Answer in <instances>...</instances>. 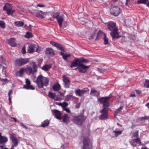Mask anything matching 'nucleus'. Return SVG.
I'll list each match as a JSON object with an SVG mask.
<instances>
[{
    "mask_svg": "<svg viewBox=\"0 0 149 149\" xmlns=\"http://www.w3.org/2000/svg\"><path fill=\"white\" fill-rule=\"evenodd\" d=\"M8 44L11 46L14 47L16 45V43L15 42V39L14 38H11L8 40Z\"/></svg>",
    "mask_w": 149,
    "mask_h": 149,
    "instance_id": "23",
    "label": "nucleus"
},
{
    "mask_svg": "<svg viewBox=\"0 0 149 149\" xmlns=\"http://www.w3.org/2000/svg\"><path fill=\"white\" fill-rule=\"evenodd\" d=\"M60 54L62 56V57L64 60L65 61H67V58L70 56V54H65L64 53L62 52L60 53Z\"/></svg>",
    "mask_w": 149,
    "mask_h": 149,
    "instance_id": "25",
    "label": "nucleus"
},
{
    "mask_svg": "<svg viewBox=\"0 0 149 149\" xmlns=\"http://www.w3.org/2000/svg\"><path fill=\"white\" fill-rule=\"evenodd\" d=\"M1 81H8V79H7V78H6V79H1L0 80Z\"/></svg>",
    "mask_w": 149,
    "mask_h": 149,
    "instance_id": "58",
    "label": "nucleus"
},
{
    "mask_svg": "<svg viewBox=\"0 0 149 149\" xmlns=\"http://www.w3.org/2000/svg\"><path fill=\"white\" fill-rule=\"evenodd\" d=\"M62 119L63 122L66 124L68 123V121L69 119V117L67 114H65L62 117Z\"/></svg>",
    "mask_w": 149,
    "mask_h": 149,
    "instance_id": "28",
    "label": "nucleus"
},
{
    "mask_svg": "<svg viewBox=\"0 0 149 149\" xmlns=\"http://www.w3.org/2000/svg\"><path fill=\"white\" fill-rule=\"evenodd\" d=\"M10 138L11 139L15 147H16L18 144L17 140L15 136V134L14 133L10 135Z\"/></svg>",
    "mask_w": 149,
    "mask_h": 149,
    "instance_id": "18",
    "label": "nucleus"
},
{
    "mask_svg": "<svg viewBox=\"0 0 149 149\" xmlns=\"http://www.w3.org/2000/svg\"><path fill=\"white\" fill-rule=\"evenodd\" d=\"M32 64L33 65L32 68L33 70V73H35L37 71V66L35 62H32Z\"/></svg>",
    "mask_w": 149,
    "mask_h": 149,
    "instance_id": "30",
    "label": "nucleus"
},
{
    "mask_svg": "<svg viewBox=\"0 0 149 149\" xmlns=\"http://www.w3.org/2000/svg\"><path fill=\"white\" fill-rule=\"evenodd\" d=\"M53 17L56 19L60 27L62 26V23L64 20V16L63 14L59 15L58 12L54 13L53 14Z\"/></svg>",
    "mask_w": 149,
    "mask_h": 149,
    "instance_id": "6",
    "label": "nucleus"
},
{
    "mask_svg": "<svg viewBox=\"0 0 149 149\" xmlns=\"http://www.w3.org/2000/svg\"><path fill=\"white\" fill-rule=\"evenodd\" d=\"M138 132L136 131L134 134L133 136L134 137H137L138 138Z\"/></svg>",
    "mask_w": 149,
    "mask_h": 149,
    "instance_id": "51",
    "label": "nucleus"
},
{
    "mask_svg": "<svg viewBox=\"0 0 149 149\" xmlns=\"http://www.w3.org/2000/svg\"><path fill=\"white\" fill-rule=\"evenodd\" d=\"M80 104L77 103L76 106L75 107L76 108H79L80 107Z\"/></svg>",
    "mask_w": 149,
    "mask_h": 149,
    "instance_id": "56",
    "label": "nucleus"
},
{
    "mask_svg": "<svg viewBox=\"0 0 149 149\" xmlns=\"http://www.w3.org/2000/svg\"><path fill=\"white\" fill-rule=\"evenodd\" d=\"M48 95L49 97L50 98L54 99V97L56 96V94L54 93H52L50 92H49L48 93Z\"/></svg>",
    "mask_w": 149,
    "mask_h": 149,
    "instance_id": "38",
    "label": "nucleus"
},
{
    "mask_svg": "<svg viewBox=\"0 0 149 149\" xmlns=\"http://www.w3.org/2000/svg\"><path fill=\"white\" fill-rule=\"evenodd\" d=\"M40 88H43L44 86H46L49 84V79L46 77L43 76L40 74L37 77L35 80H33Z\"/></svg>",
    "mask_w": 149,
    "mask_h": 149,
    "instance_id": "1",
    "label": "nucleus"
},
{
    "mask_svg": "<svg viewBox=\"0 0 149 149\" xmlns=\"http://www.w3.org/2000/svg\"><path fill=\"white\" fill-rule=\"evenodd\" d=\"M144 86L146 88H149V80L146 79L144 84Z\"/></svg>",
    "mask_w": 149,
    "mask_h": 149,
    "instance_id": "34",
    "label": "nucleus"
},
{
    "mask_svg": "<svg viewBox=\"0 0 149 149\" xmlns=\"http://www.w3.org/2000/svg\"><path fill=\"white\" fill-rule=\"evenodd\" d=\"M96 91L92 90L91 91L90 94L92 96H94V93L96 92Z\"/></svg>",
    "mask_w": 149,
    "mask_h": 149,
    "instance_id": "45",
    "label": "nucleus"
},
{
    "mask_svg": "<svg viewBox=\"0 0 149 149\" xmlns=\"http://www.w3.org/2000/svg\"><path fill=\"white\" fill-rule=\"evenodd\" d=\"M123 108L122 106H120V107L118 109H117V110L116 111V112L117 113H118L120 112L121 110Z\"/></svg>",
    "mask_w": 149,
    "mask_h": 149,
    "instance_id": "50",
    "label": "nucleus"
},
{
    "mask_svg": "<svg viewBox=\"0 0 149 149\" xmlns=\"http://www.w3.org/2000/svg\"><path fill=\"white\" fill-rule=\"evenodd\" d=\"M107 27L109 30L111 31L110 35L113 38H118L120 36H117L118 29L115 23L112 22H109L108 23Z\"/></svg>",
    "mask_w": 149,
    "mask_h": 149,
    "instance_id": "2",
    "label": "nucleus"
},
{
    "mask_svg": "<svg viewBox=\"0 0 149 149\" xmlns=\"http://www.w3.org/2000/svg\"><path fill=\"white\" fill-rule=\"evenodd\" d=\"M53 115L57 119L61 120V114L60 112L58 110L54 109L52 110Z\"/></svg>",
    "mask_w": 149,
    "mask_h": 149,
    "instance_id": "16",
    "label": "nucleus"
},
{
    "mask_svg": "<svg viewBox=\"0 0 149 149\" xmlns=\"http://www.w3.org/2000/svg\"><path fill=\"white\" fill-rule=\"evenodd\" d=\"M37 6L40 7H44L45 6L42 4H38L37 5Z\"/></svg>",
    "mask_w": 149,
    "mask_h": 149,
    "instance_id": "53",
    "label": "nucleus"
},
{
    "mask_svg": "<svg viewBox=\"0 0 149 149\" xmlns=\"http://www.w3.org/2000/svg\"><path fill=\"white\" fill-rule=\"evenodd\" d=\"M110 98V96L103 97H101L98 99V101L100 103H102L103 104V106L104 107V108H106L107 107H108V101L107 100Z\"/></svg>",
    "mask_w": 149,
    "mask_h": 149,
    "instance_id": "11",
    "label": "nucleus"
},
{
    "mask_svg": "<svg viewBox=\"0 0 149 149\" xmlns=\"http://www.w3.org/2000/svg\"><path fill=\"white\" fill-rule=\"evenodd\" d=\"M33 36V35L31 32H27L26 34L25 35V37L26 38H32Z\"/></svg>",
    "mask_w": 149,
    "mask_h": 149,
    "instance_id": "31",
    "label": "nucleus"
},
{
    "mask_svg": "<svg viewBox=\"0 0 149 149\" xmlns=\"http://www.w3.org/2000/svg\"><path fill=\"white\" fill-rule=\"evenodd\" d=\"M26 85H24L23 87L26 89L34 90L35 88L31 85L29 79H26Z\"/></svg>",
    "mask_w": 149,
    "mask_h": 149,
    "instance_id": "15",
    "label": "nucleus"
},
{
    "mask_svg": "<svg viewBox=\"0 0 149 149\" xmlns=\"http://www.w3.org/2000/svg\"><path fill=\"white\" fill-rule=\"evenodd\" d=\"M122 131H113V132L115 133V136L116 137L118 135L121 134L122 133Z\"/></svg>",
    "mask_w": 149,
    "mask_h": 149,
    "instance_id": "33",
    "label": "nucleus"
},
{
    "mask_svg": "<svg viewBox=\"0 0 149 149\" xmlns=\"http://www.w3.org/2000/svg\"><path fill=\"white\" fill-rule=\"evenodd\" d=\"M64 87L65 88H69L70 85V81L68 77L63 75L62 76Z\"/></svg>",
    "mask_w": 149,
    "mask_h": 149,
    "instance_id": "13",
    "label": "nucleus"
},
{
    "mask_svg": "<svg viewBox=\"0 0 149 149\" xmlns=\"http://www.w3.org/2000/svg\"><path fill=\"white\" fill-rule=\"evenodd\" d=\"M50 43L52 45L56 47L57 49L60 50L63 52L65 51L64 48L61 44L53 41H50Z\"/></svg>",
    "mask_w": 149,
    "mask_h": 149,
    "instance_id": "14",
    "label": "nucleus"
},
{
    "mask_svg": "<svg viewBox=\"0 0 149 149\" xmlns=\"http://www.w3.org/2000/svg\"><path fill=\"white\" fill-rule=\"evenodd\" d=\"M49 123V121L47 120H45L41 123V127H45L48 125Z\"/></svg>",
    "mask_w": 149,
    "mask_h": 149,
    "instance_id": "27",
    "label": "nucleus"
},
{
    "mask_svg": "<svg viewBox=\"0 0 149 149\" xmlns=\"http://www.w3.org/2000/svg\"><path fill=\"white\" fill-rule=\"evenodd\" d=\"M14 24L17 27H20L23 26L24 24V23L21 21H17L14 22Z\"/></svg>",
    "mask_w": 149,
    "mask_h": 149,
    "instance_id": "29",
    "label": "nucleus"
},
{
    "mask_svg": "<svg viewBox=\"0 0 149 149\" xmlns=\"http://www.w3.org/2000/svg\"><path fill=\"white\" fill-rule=\"evenodd\" d=\"M52 88L54 91H58L61 89V86L59 84L56 83L53 85Z\"/></svg>",
    "mask_w": 149,
    "mask_h": 149,
    "instance_id": "24",
    "label": "nucleus"
},
{
    "mask_svg": "<svg viewBox=\"0 0 149 149\" xmlns=\"http://www.w3.org/2000/svg\"><path fill=\"white\" fill-rule=\"evenodd\" d=\"M135 96V95L134 94H131L130 95V97H134Z\"/></svg>",
    "mask_w": 149,
    "mask_h": 149,
    "instance_id": "61",
    "label": "nucleus"
},
{
    "mask_svg": "<svg viewBox=\"0 0 149 149\" xmlns=\"http://www.w3.org/2000/svg\"><path fill=\"white\" fill-rule=\"evenodd\" d=\"M88 61L83 57L80 58H75L72 62L71 64L70 65V67L72 68L77 66H79L80 63H88Z\"/></svg>",
    "mask_w": 149,
    "mask_h": 149,
    "instance_id": "5",
    "label": "nucleus"
},
{
    "mask_svg": "<svg viewBox=\"0 0 149 149\" xmlns=\"http://www.w3.org/2000/svg\"><path fill=\"white\" fill-rule=\"evenodd\" d=\"M56 104L57 105H58L59 106H61V107L62 106V103H61V102H60V103L56 102Z\"/></svg>",
    "mask_w": 149,
    "mask_h": 149,
    "instance_id": "60",
    "label": "nucleus"
},
{
    "mask_svg": "<svg viewBox=\"0 0 149 149\" xmlns=\"http://www.w3.org/2000/svg\"><path fill=\"white\" fill-rule=\"evenodd\" d=\"M63 109L66 111L68 113H70V111L69 110L68 108H65V109Z\"/></svg>",
    "mask_w": 149,
    "mask_h": 149,
    "instance_id": "49",
    "label": "nucleus"
},
{
    "mask_svg": "<svg viewBox=\"0 0 149 149\" xmlns=\"http://www.w3.org/2000/svg\"><path fill=\"white\" fill-rule=\"evenodd\" d=\"M102 114L100 116V119L101 120H106L108 118L107 110L105 108H104L100 111Z\"/></svg>",
    "mask_w": 149,
    "mask_h": 149,
    "instance_id": "12",
    "label": "nucleus"
},
{
    "mask_svg": "<svg viewBox=\"0 0 149 149\" xmlns=\"http://www.w3.org/2000/svg\"><path fill=\"white\" fill-rule=\"evenodd\" d=\"M96 35L95 33H94L91 35L90 37L89 38V39H93L96 36Z\"/></svg>",
    "mask_w": 149,
    "mask_h": 149,
    "instance_id": "47",
    "label": "nucleus"
},
{
    "mask_svg": "<svg viewBox=\"0 0 149 149\" xmlns=\"http://www.w3.org/2000/svg\"><path fill=\"white\" fill-rule=\"evenodd\" d=\"M72 97L73 96L72 95H68L65 96V101H69Z\"/></svg>",
    "mask_w": 149,
    "mask_h": 149,
    "instance_id": "35",
    "label": "nucleus"
},
{
    "mask_svg": "<svg viewBox=\"0 0 149 149\" xmlns=\"http://www.w3.org/2000/svg\"><path fill=\"white\" fill-rule=\"evenodd\" d=\"M29 59V58H18L15 60V63L19 66H22L28 63Z\"/></svg>",
    "mask_w": 149,
    "mask_h": 149,
    "instance_id": "8",
    "label": "nucleus"
},
{
    "mask_svg": "<svg viewBox=\"0 0 149 149\" xmlns=\"http://www.w3.org/2000/svg\"><path fill=\"white\" fill-rule=\"evenodd\" d=\"M26 68H20L19 70L17 72L15 73V75L17 76L21 77V76L23 73L26 71Z\"/></svg>",
    "mask_w": 149,
    "mask_h": 149,
    "instance_id": "20",
    "label": "nucleus"
},
{
    "mask_svg": "<svg viewBox=\"0 0 149 149\" xmlns=\"http://www.w3.org/2000/svg\"><path fill=\"white\" fill-rule=\"evenodd\" d=\"M136 93L138 94H140L141 93V91L140 90H136Z\"/></svg>",
    "mask_w": 149,
    "mask_h": 149,
    "instance_id": "57",
    "label": "nucleus"
},
{
    "mask_svg": "<svg viewBox=\"0 0 149 149\" xmlns=\"http://www.w3.org/2000/svg\"><path fill=\"white\" fill-rule=\"evenodd\" d=\"M86 118V117L83 113L77 115L73 116L72 120L75 124L81 125L85 121Z\"/></svg>",
    "mask_w": 149,
    "mask_h": 149,
    "instance_id": "3",
    "label": "nucleus"
},
{
    "mask_svg": "<svg viewBox=\"0 0 149 149\" xmlns=\"http://www.w3.org/2000/svg\"><path fill=\"white\" fill-rule=\"evenodd\" d=\"M149 119V116H145L144 117H140L138 118V120L140 121H143Z\"/></svg>",
    "mask_w": 149,
    "mask_h": 149,
    "instance_id": "36",
    "label": "nucleus"
},
{
    "mask_svg": "<svg viewBox=\"0 0 149 149\" xmlns=\"http://www.w3.org/2000/svg\"><path fill=\"white\" fill-rule=\"evenodd\" d=\"M80 63L79 65V72H80L85 73L86 71L88 69L91 65L86 66L84 64V63Z\"/></svg>",
    "mask_w": 149,
    "mask_h": 149,
    "instance_id": "10",
    "label": "nucleus"
},
{
    "mask_svg": "<svg viewBox=\"0 0 149 149\" xmlns=\"http://www.w3.org/2000/svg\"><path fill=\"white\" fill-rule=\"evenodd\" d=\"M141 149H148L146 147H142Z\"/></svg>",
    "mask_w": 149,
    "mask_h": 149,
    "instance_id": "64",
    "label": "nucleus"
},
{
    "mask_svg": "<svg viewBox=\"0 0 149 149\" xmlns=\"http://www.w3.org/2000/svg\"><path fill=\"white\" fill-rule=\"evenodd\" d=\"M87 90L83 89L82 90L78 89L75 91V93L76 95L79 97H81L87 91Z\"/></svg>",
    "mask_w": 149,
    "mask_h": 149,
    "instance_id": "17",
    "label": "nucleus"
},
{
    "mask_svg": "<svg viewBox=\"0 0 149 149\" xmlns=\"http://www.w3.org/2000/svg\"><path fill=\"white\" fill-rule=\"evenodd\" d=\"M135 141L137 143H139V144H140L141 143V142L140 141V139L138 137L136 139Z\"/></svg>",
    "mask_w": 149,
    "mask_h": 149,
    "instance_id": "48",
    "label": "nucleus"
},
{
    "mask_svg": "<svg viewBox=\"0 0 149 149\" xmlns=\"http://www.w3.org/2000/svg\"><path fill=\"white\" fill-rule=\"evenodd\" d=\"M20 125L23 128L27 129V127L22 123H21Z\"/></svg>",
    "mask_w": 149,
    "mask_h": 149,
    "instance_id": "54",
    "label": "nucleus"
},
{
    "mask_svg": "<svg viewBox=\"0 0 149 149\" xmlns=\"http://www.w3.org/2000/svg\"><path fill=\"white\" fill-rule=\"evenodd\" d=\"M68 105V104L67 103L65 102H64L62 103V107L64 109V108H65Z\"/></svg>",
    "mask_w": 149,
    "mask_h": 149,
    "instance_id": "44",
    "label": "nucleus"
},
{
    "mask_svg": "<svg viewBox=\"0 0 149 149\" xmlns=\"http://www.w3.org/2000/svg\"><path fill=\"white\" fill-rule=\"evenodd\" d=\"M8 141L7 137L5 136H2L0 138V143H4Z\"/></svg>",
    "mask_w": 149,
    "mask_h": 149,
    "instance_id": "26",
    "label": "nucleus"
},
{
    "mask_svg": "<svg viewBox=\"0 0 149 149\" xmlns=\"http://www.w3.org/2000/svg\"><path fill=\"white\" fill-rule=\"evenodd\" d=\"M54 99L55 101H58L59 100V98L56 96L54 98Z\"/></svg>",
    "mask_w": 149,
    "mask_h": 149,
    "instance_id": "55",
    "label": "nucleus"
},
{
    "mask_svg": "<svg viewBox=\"0 0 149 149\" xmlns=\"http://www.w3.org/2000/svg\"><path fill=\"white\" fill-rule=\"evenodd\" d=\"M68 145L67 144H62L61 146V148L62 149H66L68 147Z\"/></svg>",
    "mask_w": 149,
    "mask_h": 149,
    "instance_id": "42",
    "label": "nucleus"
},
{
    "mask_svg": "<svg viewBox=\"0 0 149 149\" xmlns=\"http://www.w3.org/2000/svg\"><path fill=\"white\" fill-rule=\"evenodd\" d=\"M0 26L2 28L4 29L5 27V24L4 22L1 21H0Z\"/></svg>",
    "mask_w": 149,
    "mask_h": 149,
    "instance_id": "39",
    "label": "nucleus"
},
{
    "mask_svg": "<svg viewBox=\"0 0 149 149\" xmlns=\"http://www.w3.org/2000/svg\"><path fill=\"white\" fill-rule=\"evenodd\" d=\"M36 17L41 18H44L43 16L41 14H40L39 13H37L36 14Z\"/></svg>",
    "mask_w": 149,
    "mask_h": 149,
    "instance_id": "46",
    "label": "nucleus"
},
{
    "mask_svg": "<svg viewBox=\"0 0 149 149\" xmlns=\"http://www.w3.org/2000/svg\"><path fill=\"white\" fill-rule=\"evenodd\" d=\"M24 28L26 29H29V27L27 26L26 24H25L24 26Z\"/></svg>",
    "mask_w": 149,
    "mask_h": 149,
    "instance_id": "59",
    "label": "nucleus"
},
{
    "mask_svg": "<svg viewBox=\"0 0 149 149\" xmlns=\"http://www.w3.org/2000/svg\"><path fill=\"white\" fill-rule=\"evenodd\" d=\"M146 106H147L148 107V108H149V102L147 103L145 105Z\"/></svg>",
    "mask_w": 149,
    "mask_h": 149,
    "instance_id": "63",
    "label": "nucleus"
},
{
    "mask_svg": "<svg viewBox=\"0 0 149 149\" xmlns=\"http://www.w3.org/2000/svg\"><path fill=\"white\" fill-rule=\"evenodd\" d=\"M27 70L29 72L30 74H33L34 73H33V70H32L31 67H28L27 68Z\"/></svg>",
    "mask_w": 149,
    "mask_h": 149,
    "instance_id": "43",
    "label": "nucleus"
},
{
    "mask_svg": "<svg viewBox=\"0 0 149 149\" xmlns=\"http://www.w3.org/2000/svg\"><path fill=\"white\" fill-rule=\"evenodd\" d=\"M14 10H9L7 11V13L8 15H11L12 16L13 13L15 12Z\"/></svg>",
    "mask_w": 149,
    "mask_h": 149,
    "instance_id": "37",
    "label": "nucleus"
},
{
    "mask_svg": "<svg viewBox=\"0 0 149 149\" xmlns=\"http://www.w3.org/2000/svg\"><path fill=\"white\" fill-rule=\"evenodd\" d=\"M52 67V65L51 64H46L41 67V69L45 71L49 70Z\"/></svg>",
    "mask_w": 149,
    "mask_h": 149,
    "instance_id": "22",
    "label": "nucleus"
},
{
    "mask_svg": "<svg viewBox=\"0 0 149 149\" xmlns=\"http://www.w3.org/2000/svg\"><path fill=\"white\" fill-rule=\"evenodd\" d=\"M110 11L111 15L117 16L121 13V10L119 7L112 5L110 6Z\"/></svg>",
    "mask_w": 149,
    "mask_h": 149,
    "instance_id": "7",
    "label": "nucleus"
},
{
    "mask_svg": "<svg viewBox=\"0 0 149 149\" xmlns=\"http://www.w3.org/2000/svg\"><path fill=\"white\" fill-rule=\"evenodd\" d=\"M103 35V33H102L101 31H99L98 33L97 34V36L95 40H96L99 39Z\"/></svg>",
    "mask_w": 149,
    "mask_h": 149,
    "instance_id": "32",
    "label": "nucleus"
},
{
    "mask_svg": "<svg viewBox=\"0 0 149 149\" xmlns=\"http://www.w3.org/2000/svg\"><path fill=\"white\" fill-rule=\"evenodd\" d=\"M83 146L81 149H93V143L91 139L88 137L84 138L83 140Z\"/></svg>",
    "mask_w": 149,
    "mask_h": 149,
    "instance_id": "4",
    "label": "nucleus"
},
{
    "mask_svg": "<svg viewBox=\"0 0 149 149\" xmlns=\"http://www.w3.org/2000/svg\"><path fill=\"white\" fill-rule=\"evenodd\" d=\"M148 0H139L138 1V3H143L145 4L148 1Z\"/></svg>",
    "mask_w": 149,
    "mask_h": 149,
    "instance_id": "41",
    "label": "nucleus"
},
{
    "mask_svg": "<svg viewBox=\"0 0 149 149\" xmlns=\"http://www.w3.org/2000/svg\"><path fill=\"white\" fill-rule=\"evenodd\" d=\"M45 54L50 56H53L55 54L54 50L51 48H48L46 49Z\"/></svg>",
    "mask_w": 149,
    "mask_h": 149,
    "instance_id": "19",
    "label": "nucleus"
},
{
    "mask_svg": "<svg viewBox=\"0 0 149 149\" xmlns=\"http://www.w3.org/2000/svg\"><path fill=\"white\" fill-rule=\"evenodd\" d=\"M104 43L105 45H107L108 42V39L106 37V36L105 34L104 35Z\"/></svg>",
    "mask_w": 149,
    "mask_h": 149,
    "instance_id": "40",
    "label": "nucleus"
},
{
    "mask_svg": "<svg viewBox=\"0 0 149 149\" xmlns=\"http://www.w3.org/2000/svg\"><path fill=\"white\" fill-rule=\"evenodd\" d=\"M12 6L9 3H6L3 7V10L6 11L12 9Z\"/></svg>",
    "mask_w": 149,
    "mask_h": 149,
    "instance_id": "21",
    "label": "nucleus"
},
{
    "mask_svg": "<svg viewBox=\"0 0 149 149\" xmlns=\"http://www.w3.org/2000/svg\"><path fill=\"white\" fill-rule=\"evenodd\" d=\"M38 46L36 45L31 44L29 45L27 48V52L29 53L34 52H38Z\"/></svg>",
    "mask_w": 149,
    "mask_h": 149,
    "instance_id": "9",
    "label": "nucleus"
},
{
    "mask_svg": "<svg viewBox=\"0 0 149 149\" xmlns=\"http://www.w3.org/2000/svg\"><path fill=\"white\" fill-rule=\"evenodd\" d=\"M22 53L23 54H25L26 52V50H25V47H23L22 48Z\"/></svg>",
    "mask_w": 149,
    "mask_h": 149,
    "instance_id": "52",
    "label": "nucleus"
},
{
    "mask_svg": "<svg viewBox=\"0 0 149 149\" xmlns=\"http://www.w3.org/2000/svg\"><path fill=\"white\" fill-rule=\"evenodd\" d=\"M12 93V91L11 90H10L9 91L8 93V96H10V94H11Z\"/></svg>",
    "mask_w": 149,
    "mask_h": 149,
    "instance_id": "62",
    "label": "nucleus"
}]
</instances>
